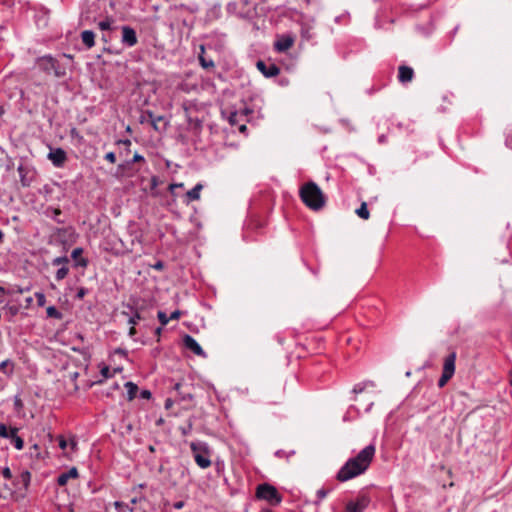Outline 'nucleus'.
I'll use <instances>...</instances> for the list:
<instances>
[{
  "label": "nucleus",
  "mask_w": 512,
  "mask_h": 512,
  "mask_svg": "<svg viewBox=\"0 0 512 512\" xmlns=\"http://www.w3.org/2000/svg\"><path fill=\"white\" fill-rule=\"evenodd\" d=\"M299 196L302 202L312 210H320L325 205V196L313 181H309L300 188Z\"/></svg>",
  "instance_id": "1"
},
{
  "label": "nucleus",
  "mask_w": 512,
  "mask_h": 512,
  "mask_svg": "<svg viewBox=\"0 0 512 512\" xmlns=\"http://www.w3.org/2000/svg\"><path fill=\"white\" fill-rule=\"evenodd\" d=\"M36 65L46 75H54L56 78H63L67 73L66 67L51 54L37 57Z\"/></svg>",
  "instance_id": "2"
},
{
  "label": "nucleus",
  "mask_w": 512,
  "mask_h": 512,
  "mask_svg": "<svg viewBox=\"0 0 512 512\" xmlns=\"http://www.w3.org/2000/svg\"><path fill=\"white\" fill-rule=\"evenodd\" d=\"M255 496L259 500L267 501L271 506L279 505L283 499L277 488L267 482L261 483L256 487Z\"/></svg>",
  "instance_id": "3"
},
{
  "label": "nucleus",
  "mask_w": 512,
  "mask_h": 512,
  "mask_svg": "<svg viewBox=\"0 0 512 512\" xmlns=\"http://www.w3.org/2000/svg\"><path fill=\"white\" fill-rule=\"evenodd\" d=\"M190 449L196 464L201 469H206L211 466L212 462L210 460V448L206 442H191Z\"/></svg>",
  "instance_id": "4"
},
{
  "label": "nucleus",
  "mask_w": 512,
  "mask_h": 512,
  "mask_svg": "<svg viewBox=\"0 0 512 512\" xmlns=\"http://www.w3.org/2000/svg\"><path fill=\"white\" fill-rule=\"evenodd\" d=\"M365 471V467H362L356 460L349 458L337 472L336 479L339 482H346L365 473Z\"/></svg>",
  "instance_id": "5"
},
{
  "label": "nucleus",
  "mask_w": 512,
  "mask_h": 512,
  "mask_svg": "<svg viewBox=\"0 0 512 512\" xmlns=\"http://www.w3.org/2000/svg\"><path fill=\"white\" fill-rule=\"evenodd\" d=\"M146 115L149 116V124L152 126V128L156 132L162 133L167 130L169 123H168V121L165 120V117L161 116V115L157 116L150 110H146V111L142 112V114L139 118V122L141 124L146 123Z\"/></svg>",
  "instance_id": "6"
},
{
  "label": "nucleus",
  "mask_w": 512,
  "mask_h": 512,
  "mask_svg": "<svg viewBox=\"0 0 512 512\" xmlns=\"http://www.w3.org/2000/svg\"><path fill=\"white\" fill-rule=\"evenodd\" d=\"M371 503L368 494H359L355 499L346 503L345 512H364Z\"/></svg>",
  "instance_id": "7"
},
{
  "label": "nucleus",
  "mask_w": 512,
  "mask_h": 512,
  "mask_svg": "<svg viewBox=\"0 0 512 512\" xmlns=\"http://www.w3.org/2000/svg\"><path fill=\"white\" fill-rule=\"evenodd\" d=\"M47 158L56 168L64 167L68 160L67 152L63 148L52 146H49V153L47 154Z\"/></svg>",
  "instance_id": "8"
},
{
  "label": "nucleus",
  "mask_w": 512,
  "mask_h": 512,
  "mask_svg": "<svg viewBox=\"0 0 512 512\" xmlns=\"http://www.w3.org/2000/svg\"><path fill=\"white\" fill-rule=\"evenodd\" d=\"M375 452V445L369 444L363 448L355 457H352V459L356 460L357 463L362 465V467H365V470H367L374 459Z\"/></svg>",
  "instance_id": "9"
},
{
  "label": "nucleus",
  "mask_w": 512,
  "mask_h": 512,
  "mask_svg": "<svg viewBox=\"0 0 512 512\" xmlns=\"http://www.w3.org/2000/svg\"><path fill=\"white\" fill-rule=\"evenodd\" d=\"M294 42L295 37L291 34L279 35L273 44V48L278 53L286 52L294 45Z\"/></svg>",
  "instance_id": "10"
},
{
  "label": "nucleus",
  "mask_w": 512,
  "mask_h": 512,
  "mask_svg": "<svg viewBox=\"0 0 512 512\" xmlns=\"http://www.w3.org/2000/svg\"><path fill=\"white\" fill-rule=\"evenodd\" d=\"M183 346L193 352L195 355L206 358L207 354L201 345L189 334H184L182 338Z\"/></svg>",
  "instance_id": "11"
},
{
  "label": "nucleus",
  "mask_w": 512,
  "mask_h": 512,
  "mask_svg": "<svg viewBox=\"0 0 512 512\" xmlns=\"http://www.w3.org/2000/svg\"><path fill=\"white\" fill-rule=\"evenodd\" d=\"M17 171L19 173L20 183L22 187H29L35 177L34 169L21 163L18 166Z\"/></svg>",
  "instance_id": "12"
},
{
  "label": "nucleus",
  "mask_w": 512,
  "mask_h": 512,
  "mask_svg": "<svg viewBox=\"0 0 512 512\" xmlns=\"http://www.w3.org/2000/svg\"><path fill=\"white\" fill-rule=\"evenodd\" d=\"M143 303H144V300L137 299V300H133L132 304L127 305V307L132 312V316H130V318L128 319V323L130 325L135 326L139 320L144 319V317L141 314V312L144 308Z\"/></svg>",
  "instance_id": "13"
},
{
  "label": "nucleus",
  "mask_w": 512,
  "mask_h": 512,
  "mask_svg": "<svg viewBox=\"0 0 512 512\" xmlns=\"http://www.w3.org/2000/svg\"><path fill=\"white\" fill-rule=\"evenodd\" d=\"M121 42L127 47H133L138 43V37L134 28L128 25L121 27Z\"/></svg>",
  "instance_id": "14"
},
{
  "label": "nucleus",
  "mask_w": 512,
  "mask_h": 512,
  "mask_svg": "<svg viewBox=\"0 0 512 512\" xmlns=\"http://www.w3.org/2000/svg\"><path fill=\"white\" fill-rule=\"evenodd\" d=\"M139 171L140 168H136L131 159L125 158V160L117 166V175L121 177H132Z\"/></svg>",
  "instance_id": "15"
},
{
  "label": "nucleus",
  "mask_w": 512,
  "mask_h": 512,
  "mask_svg": "<svg viewBox=\"0 0 512 512\" xmlns=\"http://www.w3.org/2000/svg\"><path fill=\"white\" fill-rule=\"evenodd\" d=\"M256 67L266 78L275 77L280 73V68L275 63L267 64L263 60H258Z\"/></svg>",
  "instance_id": "16"
},
{
  "label": "nucleus",
  "mask_w": 512,
  "mask_h": 512,
  "mask_svg": "<svg viewBox=\"0 0 512 512\" xmlns=\"http://www.w3.org/2000/svg\"><path fill=\"white\" fill-rule=\"evenodd\" d=\"M414 70L412 67L407 65H400L398 67V81L401 84H407L410 83L414 78Z\"/></svg>",
  "instance_id": "17"
},
{
  "label": "nucleus",
  "mask_w": 512,
  "mask_h": 512,
  "mask_svg": "<svg viewBox=\"0 0 512 512\" xmlns=\"http://www.w3.org/2000/svg\"><path fill=\"white\" fill-rule=\"evenodd\" d=\"M84 249L82 247H76L71 252V258L74 261V267L86 268L89 265L88 258L82 256Z\"/></svg>",
  "instance_id": "18"
},
{
  "label": "nucleus",
  "mask_w": 512,
  "mask_h": 512,
  "mask_svg": "<svg viewBox=\"0 0 512 512\" xmlns=\"http://www.w3.org/2000/svg\"><path fill=\"white\" fill-rule=\"evenodd\" d=\"M78 476V469L76 467H72L68 471L61 473L57 477V484L59 486H65L69 479H76L78 478Z\"/></svg>",
  "instance_id": "19"
},
{
  "label": "nucleus",
  "mask_w": 512,
  "mask_h": 512,
  "mask_svg": "<svg viewBox=\"0 0 512 512\" xmlns=\"http://www.w3.org/2000/svg\"><path fill=\"white\" fill-rule=\"evenodd\" d=\"M200 54L198 55V60L203 69L210 70L215 68L214 60L211 57H207L205 55V47L204 45L200 46Z\"/></svg>",
  "instance_id": "20"
},
{
  "label": "nucleus",
  "mask_w": 512,
  "mask_h": 512,
  "mask_svg": "<svg viewBox=\"0 0 512 512\" xmlns=\"http://www.w3.org/2000/svg\"><path fill=\"white\" fill-rule=\"evenodd\" d=\"M455 361L456 352L453 351L445 358L442 372H445L453 376L455 373Z\"/></svg>",
  "instance_id": "21"
},
{
  "label": "nucleus",
  "mask_w": 512,
  "mask_h": 512,
  "mask_svg": "<svg viewBox=\"0 0 512 512\" xmlns=\"http://www.w3.org/2000/svg\"><path fill=\"white\" fill-rule=\"evenodd\" d=\"M249 113H252V110L245 107L241 112L239 111H230L228 115V121L232 126L239 125L240 118L243 116H247Z\"/></svg>",
  "instance_id": "22"
},
{
  "label": "nucleus",
  "mask_w": 512,
  "mask_h": 512,
  "mask_svg": "<svg viewBox=\"0 0 512 512\" xmlns=\"http://www.w3.org/2000/svg\"><path fill=\"white\" fill-rule=\"evenodd\" d=\"M12 445L17 450H22L24 447V440L18 435V428L10 427L9 438Z\"/></svg>",
  "instance_id": "23"
},
{
  "label": "nucleus",
  "mask_w": 512,
  "mask_h": 512,
  "mask_svg": "<svg viewBox=\"0 0 512 512\" xmlns=\"http://www.w3.org/2000/svg\"><path fill=\"white\" fill-rule=\"evenodd\" d=\"M46 216L57 222L58 224H64L65 219L61 218L62 211L60 208L48 207L45 212Z\"/></svg>",
  "instance_id": "24"
},
{
  "label": "nucleus",
  "mask_w": 512,
  "mask_h": 512,
  "mask_svg": "<svg viewBox=\"0 0 512 512\" xmlns=\"http://www.w3.org/2000/svg\"><path fill=\"white\" fill-rule=\"evenodd\" d=\"M83 44L87 48H92L95 45V33L92 30H84L81 33Z\"/></svg>",
  "instance_id": "25"
},
{
  "label": "nucleus",
  "mask_w": 512,
  "mask_h": 512,
  "mask_svg": "<svg viewBox=\"0 0 512 512\" xmlns=\"http://www.w3.org/2000/svg\"><path fill=\"white\" fill-rule=\"evenodd\" d=\"M203 189L201 183L196 184L191 190L186 193L187 203L198 200L200 198V192Z\"/></svg>",
  "instance_id": "26"
},
{
  "label": "nucleus",
  "mask_w": 512,
  "mask_h": 512,
  "mask_svg": "<svg viewBox=\"0 0 512 512\" xmlns=\"http://www.w3.org/2000/svg\"><path fill=\"white\" fill-rule=\"evenodd\" d=\"M116 145H123L124 148L119 151L120 158H127L131 152L130 147L132 145L129 139H119L116 141Z\"/></svg>",
  "instance_id": "27"
},
{
  "label": "nucleus",
  "mask_w": 512,
  "mask_h": 512,
  "mask_svg": "<svg viewBox=\"0 0 512 512\" xmlns=\"http://www.w3.org/2000/svg\"><path fill=\"white\" fill-rule=\"evenodd\" d=\"M124 387L127 390V400L132 401L137 396L139 391L137 384L132 381H128L124 384Z\"/></svg>",
  "instance_id": "28"
},
{
  "label": "nucleus",
  "mask_w": 512,
  "mask_h": 512,
  "mask_svg": "<svg viewBox=\"0 0 512 512\" xmlns=\"http://www.w3.org/2000/svg\"><path fill=\"white\" fill-rule=\"evenodd\" d=\"M183 385L180 382L175 383L173 389L178 392L181 401H191L194 396L190 392L182 391Z\"/></svg>",
  "instance_id": "29"
},
{
  "label": "nucleus",
  "mask_w": 512,
  "mask_h": 512,
  "mask_svg": "<svg viewBox=\"0 0 512 512\" xmlns=\"http://www.w3.org/2000/svg\"><path fill=\"white\" fill-rule=\"evenodd\" d=\"M30 481H31V473L30 471L28 470H24L21 472L19 478L17 479V482L15 483V485H18L19 483H21L23 485V488L25 490L28 489L29 485H30Z\"/></svg>",
  "instance_id": "30"
},
{
  "label": "nucleus",
  "mask_w": 512,
  "mask_h": 512,
  "mask_svg": "<svg viewBox=\"0 0 512 512\" xmlns=\"http://www.w3.org/2000/svg\"><path fill=\"white\" fill-rule=\"evenodd\" d=\"M0 371L7 376H11L14 372V363L10 359L2 361L0 363Z\"/></svg>",
  "instance_id": "31"
},
{
  "label": "nucleus",
  "mask_w": 512,
  "mask_h": 512,
  "mask_svg": "<svg viewBox=\"0 0 512 512\" xmlns=\"http://www.w3.org/2000/svg\"><path fill=\"white\" fill-rule=\"evenodd\" d=\"M355 213L357 216L363 220H368L370 217V213L368 210V206L366 202H362L360 207L356 209Z\"/></svg>",
  "instance_id": "32"
},
{
  "label": "nucleus",
  "mask_w": 512,
  "mask_h": 512,
  "mask_svg": "<svg viewBox=\"0 0 512 512\" xmlns=\"http://www.w3.org/2000/svg\"><path fill=\"white\" fill-rule=\"evenodd\" d=\"M193 425H194L193 417H190L187 420L185 425L179 426L178 430L180 431L182 436H187V435L191 434V432L193 430Z\"/></svg>",
  "instance_id": "33"
},
{
  "label": "nucleus",
  "mask_w": 512,
  "mask_h": 512,
  "mask_svg": "<svg viewBox=\"0 0 512 512\" xmlns=\"http://www.w3.org/2000/svg\"><path fill=\"white\" fill-rule=\"evenodd\" d=\"M47 317L54 318V319H62L63 314L60 312L55 306H49L46 309Z\"/></svg>",
  "instance_id": "34"
},
{
  "label": "nucleus",
  "mask_w": 512,
  "mask_h": 512,
  "mask_svg": "<svg viewBox=\"0 0 512 512\" xmlns=\"http://www.w3.org/2000/svg\"><path fill=\"white\" fill-rule=\"evenodd\" d=\"M69 273V266H61L58 268V270L55 273V279L57 281H61L67 277Z\"/></svg>",
  "instance_id": "35"
},
{
  "label": "nucleus",
  "mask_w": 512,
  "mask_h": 512,
  "mask_svg": "<svg viewBox=\"0 0 512 512\" xmlns=\"http://www.w3.org/2000/svg\"><path fill=\"white\" fill-rule=\"evenodd\" d=\"M70 260L66 255L56 257L52 260L51 264L53 266H67Z\"/></svg>",
  "instance_id": "36"
},
{
  "label": "nucleus",
  "mask_w": 512,
  "mask_h": 512,
  "mask_svg": "<svg viewBox=\"0 0 512 512\" xmlns=\"http://www.w3.org/2000/svg\"><path fill=\"white\" fill-rule=\"evenodd\" d=\"M368 384H370L371 386L374 385L372 381H366V382H362V383H357V384L354 385L352 392L354 394L362 393L365 390V388H366V386Z\"/></svg>",
  "instance_id": "37"
},
{
  "label": "nucleus",
  "mask_w": 512,
  "mask_h": 512,
  "mask_svg": "<svg viewBox=\"0 0 512 512\" xmlns=\"http://www.w3.org/2000/svg\"><path fill=\"white\" fill-rule=\"evenodd\" d=\"M331 489L321 488L317 491V500L314 502L316 506H318L321 501L330 493Z\"/></svg>",
  "instance_id": "38"
},
{
  "label": "nucleus",
  "mask_w": 512,
  "mask_h": 512,
  "mask_svg": "<svg viewBox=\"0 0 512 512\" xmlns=\"http://www.w3.org/2000/svg\"><path fill=\"white\" fill-rule=\"evenodd\" d=\"M452 377H453L452 375L442 372V375L439 378L438 383H437L438 387L443 388Z\"/></svg>",
  "instance_id": "39"
},
{
  "label": "nucleus",
  "mask_w": 512,
  "mask_h": 512,
  "mask_svg": "<svg viewBox=\"0 0 512 512\" xmlns=\"http://www.w3.org/2000/svg\"><path fill=\"white\" fill-rule=\"evenodd\" d=\"M71 350H72V351H74V352H77V353H79V354H81V355H83V357H84L85 359H90V357H91V355H90V353H89L88 348H85V347L80 348V347H75V346H73V347L71 348Z\"/></svg>",
  "instance_id": "40"
},
{
  "label": "nucleus",
  "mask_w": 512,
  "mask_h": 512,
  "mask_svg": "<svg viewBox=\"0 0 512 512\" xmlns=\"http://www.w3.org/2000/svg\"><path fill=\"white\" fill-rule=\"evenodd\" d=\"M157 318H158V320H159V322L161 323L162 326L167 325L168 322L170 321L169 320V316H167V314L164 311H161V310L158 311Z\"/></svg>",
  "instance_id": "41"
},
{
  "label": "nucleus",
  "mask_w": 512,
  "mask_h": 512,
  "mask_svg": "<svg viewBox=\"0 0 512 512\" xmlns=\"http://www.w3.org/2000/svg\"><path fill=\"white\" fill-rule=\"evenodd\" d=\"M114 506H115L116 510H118L119 512H122L125 510H130L131 512L133 511V509L130 508L128 504L121 502V501H115Z\"/></svg>",
  "instance_id": "42"
},
{
  "label": "nucleus",
  "mask_w": 512,
  "mask_h": 512,
  "mask_svg": "<svg viewBox=\"0 0 512 512\" xmlns=\"http://www.w3.org/2000/svg\"><path fill=\"white\" fill-rule=\"evenodd\" d=\"M9 432H10V428H8L6 426V424H4V423H0V438L8 439Z\"/></svg>",
  "instance_id": "43"
},
{
  "label": "nucleus",
  "mask_w": 512,
  "mask_h": 512,
  "mask_svg": "<svg viewBox=\"0 0 512 512\" xmlns=\"http://www.w3.org/2000/svg\"><path fill=\"white\" fill-rule=\"evenodd\" d=\"M88 293H89V290L87 288L80 287L77 290V293L75 295V299L82 300Z\"/></svg>",
  "instance_id": "44"
},
{
  "label": "nucleus",
  "mask_w": 512,
  "mask_h": 512,
  "mask_svg": "<svg viewBox=\"0 0 512 512\" xmlns=\"http://www.w3.org/2000/svg\"><path fill=\"white\" fill-rule=\"evenodd\" d=\"M35 297L37 299V304L39 307H43L46 303V297L44 295V293L42 292H36L35 293Z\"/></svg>",
  "instance_id": "45"
},
{
  "label": "nucleus",
  "mask_w": 512,
  "mask_h": 512,
  "mask_svg": "<svg viewBox=\"0 0 512 512\" xmlns=\"http://www.w3.org/2000/svg\"><path fill=\"white\" fill-rule=\"evenodd\" d=\"M132 162L136 165L138 163L145 164L146 160L145 157L139 153H134L133 157L131 158Z\"/></svg>",
  "instance_id": "46"
},
{
  "label": "nucleus",
  "mask_w": 512,
  "mask_h": 512,
  "mask_svg": "<svg viewBox=\"0 0 512 512\" xmlns=\"http://www.w3.org/2000/svg\"><path fill=\"white\" fill-rule=\"evenodd\" d=\"M30 289H31L30 286L22 288L20 286L15 285L12 289H9V290L11 291V294H13V293L23 294L25 292L30 291Z\"/></svg>",
  "instance_id": "47"
},
{
  "label": "nucleus",
  "mask_w": 512,
  "mask_h": 512,
  "mask_svg": "<svg viewBox=\"0 0 512 512\" xmlns=\"http://www.w3.org/2000/svg\"><path fill=\"white\" fill-rule=\"evenodd\" d=\"M295 454V451L294 450H291L289 452L283 450V449H280V450H277L275 455L279 458H282V457H290L291 455H294Z\"/></svg>",
  "instance_id": "48"
},
{
  "label": "nucleus",
  "mask_w": 512,
  "mask_h": 512,
  "mask_svg": "<svg viewBox=\"0 0 512 512\" xmlns=\"http://www.w3.org/2000/svg\"><path fill=\"white\" fill-rule=\"evenodd\" d=\"M104 159L111 164L116 163V154L113 151L107 152L104 156Z\"/></svg>",
  "instance_id": "49"
},
{
  "label": "nucleus",
  "mask_w": 512,
  "mask_h": 512,
  "mask_svg": "<svg viewBox=\"0 0 512 512\" xmlns=\"http://www.w3.org/2000/svg\"><path fill=\"white\" fill-rule=\"evenodd\" d=\"M98 26L101 30H110L111 29V21L109 19L100 21Z\"/></svg>",
  "instance_id": "50"
},
{
  "label": "nucleus",
  "mask_w": 512,
  "mask_h": 512,
  "mask_svg": "<svg viewBox=\"0 0 512 512\" xmlns=\"http://www.w3.org/2000/svg\"><path fill=\"white\" fill-rule=\"evenodd\" d=\"M139 398L149 400L152 398V393L148 389H142L139 393Z\"/></svg>",
  "instance_id": "51"
},
{
  "label": "nucleus",
  "mask_w": 512,
  "mask_h": 512,
  "mask_svg": "<svg viewBox=\"0 0 512 512\" xmlns=\"http://www.w3.org/2000/svg\"><path fill=\"white\" fill-rule=\"evenodd\" d=\"M58 445L62 450H65L67 448L68 443L63 435L58 436Z\"/></svg>",
  "instance_id": "52"
},
{
  "label": "nucleus",
  "mask_w": 512,
  "mask_h": 512,
  "mask_svg": "<svg viewBox=\"0 0 512 512\" xmlns=\"http://www.w3.org/2000/svg\"><path fill=\"white\" fill-rule=\"evenodd\" d=\"M6 308L11 316H16L19 313V307L16 305H8Z\"/></svg>",
  "instance_id": "53"
},
{
  "label": "nucleus",
  "mask_w": 512,
  "mask_h": 512,
  "mask_svg": "<svg viewBox=\"0 0 512 512\" xmlns=\"http://www.w3.org/2000/svg\"><path fill=\"white\" fill-rule=\"evenodd\" d=\"M101 375L104 377V378H110V377H113V374L110 372V368L108 366H104L101 371H100Z\"/></svg>",
  "instance_id": "54"
},
{
  "label": "nucleus",
  "mask_w": 512,
  "mask_h": 512,
  "mask_svg": "<svg viewBox=\"0 0 512 512\" xmlns=\"http://www.w3.org/2000/svg\"><path fill=\"white\" fill-rule=\"evenodd\" d=\"M2 473V476L5 478V479H11L12 478V472L10 470V468L8 466L4 467L1 471Z\"/></svg>",
  "instance_id": "55"
},
{
  "label": "nucleus",
  "mask_w": 512,
  "mask_h": 512,
  "mask_svg": "<svg viewBox=\"0 0 512 512\" xmlns=\"http://www.w3.org/2000/svg\"><path fill=\"white\" fill-rule=\"evenodd\" d=\"M70 136L72 138H78L80 141L83 140V136L80 135L79 131L75 127L70 130Z\"/></svg>",
  "instance_id": "56"
},
{
  "label": "nucleus",
  "mask_w": 512,
  "mask_h": 512,
  "mask_svg": "<svg viewBox=\"0 0 512 512\" xmlns=\"http://www.w3.org/2000/svg\"><path fill=\"white\" fill-rule=\"evenodd\" d=\"M114 353H115V354H119V355H121V356H122V357H124V358H127V357H128V352H127V350H126V349H124V348H121V347L116 348V349L114 350Z\"/></svg>",
  "instance_id": "57"
},
{
  "label": "nucleus",
  "mask_w": 512,
  "mask_h": 512,
  "mask_svg": "<svg viewBox=\"0 0 512 512\" xmlns=\"http://www.w3.org/2000/svg\"><path fill=\"white\" fill-rule=\"evenodd\" d=\"M14 407L16 410L23 408V402L18 396H16L14 399Z\"/></svg>",
  "instance_id": "58"
},
{
  "label": "nucleus",
  "mask_w": 512,
  "mask_h": 512,
  "mask_svg": "<svg viewBox=\"0 0 512 512\" xmlns=\"http://www.w3.org/2000/svg\"><path fill=\"white\" fill-rule=\"evenodd\" d=\"M181 314L182 312L180 310H175L170 314L169 320H177L180 318Z\"/></svg>",
  "instance_id": "59"
},
{
  "label": "nucleus",
  "mask_w": 512,
  "mask_h": 512,
  "mask_svg": "<svg viewBox=\"0 0 512 512\" xmlns=\"http://www.w3.org/2000/svg\"><path fill=\"white\" fill-rule=\"evenodd\" d=\"M118 389H120V385H119L118 383H114V384L110 387L109 391H107L106 396H108V397H109V396H111V395H112V392H113V391H115V390H118Z\"/></svg>",
  "instance_id": "60"
},
{
  "label": "nucleus",
  "mask_w": 512,
  "mask_h": 512,
  "mask_svg": "<svg viewBox=\"0 0 512 512\" xmlns=\"http://www.w3.org/2000/svg\"><path fill=\"white\" fill-rule=\"evenodd\" d=\"M182 187H183V184H182V183H180V184L173 183V184H170V185H169L168 189H169V191L173 194V193H174V190H175L176 188H182Z\"/></svg>",
  "instance_id": "61"
},
{
  "label": "nucleus",
  "mask_w": 512,
  "mask_h": 512,
  "mask_svg": "<svg viewBox=\"0 0 512 512\" xmlns=\"http://www.w3.org/2000/svg\"><path fill=\"white\" fill-rule=\"evenodd\" d=\"M185 502L184 501H177L173 503V508L176 510H180L184 507Z\"/></svg>",
  "instance_id": "62"
},
{
  "label": "nucleus",
  "mask_w": 512,
  "mask_h": 512,
  "mask_svg": "<svg viewBox=\"0 0 512 512\" xmlns=\"http://www.w3.org/2000/svg\"><path fill=\"white\" fill-rule=\"evenodd\" d=\"M174 404V401L171 399V398H167L165 400V404H164V407L166 410L170 409Z\"/></svg>",
  "instance_id": "63"
},
{
  "label": "nucleus",
  "mask_w": 512,
  "mask_h": 512,
  "mask_svg": "<svg viewBox=\"0 0 512 512\" xmlns=\"http://www.w3.org/2000/svg\"><path fill=\"white\" fill-rule=\"evenodd\" d=\"M153 268L156 270H163L164 269V263L163 261L159 260L154 265Z\"/></svg>",
  "instance_id": "64"
}]
</instances>
